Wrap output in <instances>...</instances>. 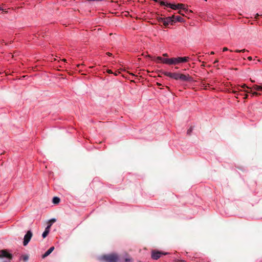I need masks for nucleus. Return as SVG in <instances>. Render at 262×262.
<instances>
[{"label": "nucleus", "instance_id": "obj_1", "mask_svg": "<svg viewBox=\"0 0 262 262\" xmlns=\"http://www.w3.org/2000/svg\"><path fill=\"white\" fill-rule=\"evenodd\" d=\"M189 58L188 57H178L176 58H165L160 56L157 57L156 61L161 62L164 64L169 65H176L180 63L186 62L188 61Z\"/></svg>", "mask_w": 262, "mask_h": 262}, {"label": "nucleus", "instance_id": "obj_2", "mask_svg": "<svg viewBox=\"0 0 262 262\" xmlns=\"http://www.w3.org/2000/svg\"><path fill=\"white\" fill-rule=\"evenodd\" d=\"M162 74L176 80H180L182 81H191L192 80V78L189 75H184L178 73H171L166 71L162 72Z\"/></svg>", "mask_w": 262, "mask_h": 262}, {"label": "nucleus", "instance_id": "obj_3", "mask_svg": "<svg viewBox=\"0 0 262 262\" xmlns=\"http://www.w3.org/2000/svg\"><path fill=\"white\" fill-rule=\"evenodd\" d=\"M100 259L106 262H116L118 260V256L115 254L104 255L101 256Z\"/></svg>", "mask_w": 262, "mask_h": 262}, {"label": "nucleus", "instance_id": "obj_4", "mask_svg": "<svg viewBox=\"0 0 262 262\" xmlns=\"http://www.w3.org/2000/svg\"><path fill=\"white\" fill-rule=\"evenodd\" d=\"M167 252H163L156 250H152L151 252V258L154 260L158 259L162 255H167Z\"/></svg>", "mask_w": 262, "mask_h": 262}, {"label": "nucleus", "instance_id": "obj_5", "mask_svg": "<svg viewBox=\"0 0 262 262\" xmlns=\"http://www.w3.org/2000/svg\"><path fill=\"white\" fill-rule=\"evenodd\" d=\"M32 236V232L31 230L27 231L24 238L23 245L26 246L28 245Z\"/></svg>", "mask_w": 262, "mask_h": 262}, {"label": "nucleus", "instance_id": "obj_6", "mask_svg": "<svg viewBox=\"0 0 262 262\" xmlns=\"http://www.w3.org/2000/svg\"><path fill=\"white\" fill-rule=\"evenodd\" d=\"M164 26L167 27L169 25H172L173 23L172 16L164 18Z\"/></svg>", "mask_w": 262, "mask_h": 262}, {"label": "nucleus", "instance_id": "obj_7", "mask_svg": "<svg viewBox=\"0 0 262 262\" xmlns=\"http://www.w3.org/2000/svg\"><path fill=\"white\" fill-rule=\"evenodd\" d=\"M54 250V247L52 246L50 247L42 256L43 258L46 257L49 255Z\"/></svg>", "mask_w": 262, "mask_h": 262}, {"label": "nucleus", "instance_id": "obj_8", "mask_svg": "<svg viewBox=\"0 0 262 262\" xmlns=\"http://www.w3.org/2000/svg\"><path fill=\"white\" fill-rule=\"evenodd\" d=\"M173 23L176 22H182L183 19L180 16H172Z\"/></svg>", "mask_w": 262, "mask_h": 262}, {"label": "nucleus", "instance_id": "obj_9", "mask_svg": "<svg viewBox=\"0 0 262 262\" xmlns=\"http://www.w3.org/2000/svg\"><path fill=\"white\" fill-rule=\"evenodd\" d=\"M167 5L168 6L169 8H170L172 9H173V10H178V4L176 5V4H172L169 3V4H167Z\"/></svg>", "mask_w": 262, "mask_h": 262}, {"label": "nucleus", "instance_id": "obj_10", "mask_svg": "<svg viewBox=\"0 0 262 262\" xmlns=\"http://www.w3.org/2000/svg\"><path fill=\"white\" fill-rule=\"evenodd\" d=\"M253 89L256 91H262V84L260 85H254Z\"/></svg>", "mask_w": 262, "mask_h": 262}, {"label": "nucleus", "instance_id": "obj_11", "mask_svg": "<svg viewBox=\"0 0 262 262\" xmlns=\"http://www.w3.org/2000/svg\"><path fill=\"white\" fill-rule=\"evenodd\" d=\"M60 199L57 196H54L53 198V203L55 204H58L60 202Z\"/></svg>", "mask_w": 262, "mask_h": 262}, {"label": "nucleus", "instance_id": "obj_12", "mask_svg": "<svg viewBox=\"0 0 262 262\" xmlns=\"http://www.w3.org/2000/svg\"><path fill=\"white\" fill-rule=\"evenodd\" d=\"M178 6H178V9H182V10L185 9V6L184 4H178Z\"/></svg>", "mask_w": 262, "mask_h": 262}, {"label": "nucleus", "instance_id": "obj_13", "mask_svg": "<svg viewBox=\"0 0 262 262\" xmlns=\"http://www.w3.org/2000/svg\"><path fill=\"white\" fill-rule=\"evenodd\" d=\"M158 20L159 21V23H162L163 24V25L164 26V18L163 17H159L158 18Z\"/></svg>", "mask_w": 262, "mask_h": 262}, {"label": "nucleus", "instance_id": "obj_14", "mask_svg": "<svg viewBox=\"0 0 262 262\" xmlns=\"http://www.w3.org/2000/svg\"><path fill=\"white\" fill-rule=\"evenodd\" d=\"M167 4H169V3L167 2H164V1H161L160 2V5L161 6H165L167 7H168V6Z\"/></svg>", "mask_w": 262, "mask_h": 262}, {"label": "nucleus", "instance_id": "obj_15", "mask_svg": "<svg viewBox=\"0 0 262 262\" xmlns=\"http://www.w3.org/2000/svg\"><path fill=\"white\" fill-rule=\"evenodd\" d=\"M51 225H52V224H49V225L46 227V228H45V231H47V232H48V233H49V232H50V227H51Z\"/></svg>", "mask_w": 262, "mask_h": 262}, {"label": "nucleus", "instance_id": "obj_16", "mask_svg": "<svg viewBox=\"0 0 262 262\" xmlns=\"http://www.w3.org/2000/svg\"><path fill=\"white\" fill-rule=\"evenodd\" d=\"M48 234H49L48 232H47V231H44V232L42 234V237L43 238H45V237H47V236L48 235Z\"/></svg>", "mask_w": 262, "mask_h": 262}, {"label": "nucleus", "instance_id": "obj_17", "mask_svg": "<svg viewBox=\"0 0 262 262\" xmlns=\"http://www.w3.org/2000/svg\"><path fill=\"white\" fill-rule=\"evenodd\" d=\"M193 130V127L191 126L187 130V134L190 135Z\"/></svg>", "mask_w": 262, "mask_h": 262}, {"label": "nucleus", "instance_id": "obj_18", "mask_svg": "<svg viewBox=\"0 0 262 262\" xmlns=\"http://www.w3.org/2000/svg\"><path fill=\"white\" fill-rule=\"evenodd\" d=\"M246 50L245 49H243V50H235V52H237V53H239V52H245Z\"/></svg>", "mask_w": 262, "mask_h": 262}, {"label": "nucleus", "instance_id": "obj_19", "mask_svg": "<svg viewBox=\"0 0 262 262\" xmlns=\"http://www.w3.org/2000/svg\"><path fill=\"white\" fill-rule=\"evenodd\" d=\"M252 95H253V96L260 95V94H259V93H257V92H252Z\"/></svg>", "mask_w": 262, "mask_h": 262}, {"label": "nucleus", "instance_id": "obj_20", "mask_svg": "<svg viewBox=\"0 0 262 262\" xmlns=\"http://www.w3.org/2000/svg\"><path fill=\"white\" fill-rule=\"evenodd\" d=\"M132 261V259H130V258H126L125 259V262H131Z\"/></svg>", "mask_w": 262, "mask_h": 262}, {"label": "nucleus", "instance_id": "obj_21", "mask_svg": "<svg viewBox=\"0 0 262 262\" xmlns=\"http://www.w3.org/2000/svg\"><path fill=\"white\" fill-rule=\"evenodd\" d=\"M241 87L243 89H245V88H249L246 84H243Z\"/></svg>", "mask_w": 262, "mask_h": 262}, {"label": "nucleus", "instance_id": "obj_22", "mask_svg": "<svg viewBox=\"0 0 262 262\" xmlns=\"http://www.w3.org/2000/svg\"><path fill=\"white\" fill-rule=\"evenodd\" d=\"M228 50V49L226 47H224L223 49V51L224 52H225V51H227Z\"/></svg>", "mask_w": 262, "mask_h": 262}, {"label": "nucleus", "instance_id": "obj_23", "mask_svg": "<svg viewBox=\"0 0 262 262\" xmlns=\"http://www.w3.org/2000/svg\"><path fill=\"white\" fill-rule=\"evenodd\" d=\"M248 59L249 60L251 61V60H252V57L249 56V57H248Z\"/></svg>", "mask_w": 262, "mask_h": 262}, {"label": "nucleus", "instance_id": "obj_24", "mask_svg": "<svg viewBox=\"0 0 262 262\" xmlns=\"http://www.w3.org/2000/svg\"><path fill=\"white\" fill-rule=\"evenodd\" d=\"M3 9L2 7H0V11H3Z\"/></svg>", "mask_w": 262, "mask_h": 262}, {"label": "nucleus", "instance_id": "obj_25", "mask_svg": "<svg viewBox=\"0 0 262 262\" xmlns=\"http://www.w3.org/2000/svg\"><path fill=\"white\" fill-rule=\"evenodd\" d=\"M210 54H214V52L212 51V52H211Z\"/></svg>", "mask_w": 262, "mask_h": 262}, {"label": "nucleus", "instance_id": "obj_26", "mask_svg": "<svg viewBox=\"0 0 262 262\" xmlns=\"http://www.w3.org/2000/svg\"><path fill=\"white\" fill-rule=\"evenodd\" d=\"M52 220V221H53V222H55V221H56V220H55V219H53Z\"/></svg>", "mask_w": 262, "mask_h": 262}, {"label": "nucleus", "instance_id": "obj_27", "mask_svg": "<svg viewBox=\"0 0 262 262\" xmlns=\"http://www.w3.org/2000/svg\"><path fill=\"white\" fill-rule=\"evenodd\" d=\"M181 262H186V261H185V260H181Z\"/></svg>", "mask_w": 262, "mask_h": 262}, {"label": "nucleus", "instance_id": "obj_28", "mask_svg": "<svg viewBox=\"0 0 262 262\" xmlns=\"http://www.w3.org/2000/svg\"><path fill=\"white\" fill-rule=\"evenodd\" d=\"M107 54L109 56H110L111 55H112V54H111V53H107Z\"/></svg>", "mask_w": 262, "mask_h": 262}, {"label": "nucleus", "instance_id": "obj_29", "mask_svg": "<svg viewBox=\"0 0 262 262\" xmlns=\"http://www.w3.org/2000/svg\"><path fill=\"white\" fill-rule=\"evenodd\" d=\"M164 56H166L167 54L166 53L163 54Z\"/></svg>", "mask_w": 262, "mask_h": 262}, {"label": "nucleus", "instance_id": "obj_30", "mask_svg": "<svg viewBox=\"0 0 262 262\" xmlns=\"http://www.w3.org/2000/svg\"><path fill=\"white\" fill-rule=\"evenodd\" d=\"M108 73H111L112 72H111V70H108Z\"/></svg>", "mask_w": 262, "mask_h": 262}, {"label": "nucleus", "instance_id": "obj_31", "mask_svg": "<svg viewBox=\"0 0 262 262\" xmlns=\"http://www.w3.org/2000/svg\"><path fill=\"white\" fill-rule=\"evenodd\" d=\"M24 259H25V260H27V259H28V257H25V258H24Z\"/></svg>", "mask_w": 262, "mask_h": 262}, {"label": "nucleus", "instance_id": "obj_32", "mask_svg": "<svg viewBox=\"0 0 262 262\" xmlns=\"http://www.w3.org/2000/svg\"><path fill=\"white\" fill-rule=\"evenodd\" d=\"M256 17H257V16H259V14H258V13H257V14H256Z\"/></svg>", "mask_w": 262, "mask_h": 262}, {"label": "nucleus", "instance_id": "obj_33", "mask_svg": "<svg viewBox=\"0 0 262 262\" xmlns=\"http://www.w3.org/2000/svg\"><path fill=\"white\" fill-rule=\"evenodd\" d=\"M217 62H218V61H217V60H215L214 62H215V63H217Z\"/></svg>", "mask_w": 262, "mask_h": 262}]
</instances>
